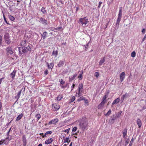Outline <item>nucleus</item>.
Instances as JSON below:
<instances>
[{
  "label": "nucleus",
  "mask_w": 146,
  "mask_h": 146,
  "mask_svg": "<svg viewBox=\"0 0 146 146\" xmlns=\"http://www.w3.org/2000/svg\"><path fill=\"white\" fill-rule=\"evenodd\" d=\"M41 11L44 14H45L46 12V11L45 10V8L44 7H42V8Z\"/></svg>",
  "instance_id": "c756f323"
},
{
  "label": "nucleus",
  "mask_w": 146,
  "mask_h": 146,
  "mask_svg": "<svg viewBox=\"0 0 146 146\" xmlns=\"http://www.w3.org/2000/svg\"><path fill=\"white\" fill-rule=\"evenodd\" d=\"M75 97L74 96H73L72 97V98L71 99V102H73L75 100Z\"/></svg>",
  "instance_id": "5fc2aeb1"
},
{
  "label": "nucleus",
  "mask_w": 146,
  "mask_h": 146,
  "mask_svg": "<svg viewBox=\"0 0 146 146\" xmlns=\"http://www.w3.org/2000/svg\"><path fill=\"white\" fill-rule=\"evenodd\" d=\"M25 88H22L21 90L18 93H17V96L15 97V98L17 99L16 101L15 102V103L18 100L19 98L20 97V95L22 92L23 93H24L25 92Z\"/></svg>",
  "instance_id": "39448f33"
},
{
  "label": "nucleus",
  "mask_w": 146,
  "mask_h": 146,
  "mask_svg": "<svg viewBox=\"0 0 146 146\" xmlns=\"http://www.w3.org/2000/svg\"><path fill=\"white\" fill-rule=\"evenodd\" d=\"M53 141V139L52 138L48 139L46 140L45 142V143L46 144H48L52 143Z\"/></svg>",
  "instance_id": "6ab92c4d"
},
{
  "label": "nucleus",
  "mask_w": 146,
  "mask_h": 146,
  "mask_svg": "<svg viewBox=\"0 0 146 146\" xmlns=\"http://www.w3.org/2000/svg\"><path fill=\"white\" fill-rule=\"evenodd\" d=\"M83 74V71L81 72L79 74L78 77L79 80H81L82 79V75Z\"/></svg>",
  "instance_id": "cd10ccee"
},
{
  "label": "nucleus",
  "mask_w": 146,
  "mask_h": 146,
  "mask_svg": "<svg viewBox=\"0 0 146 146\" xmlns=\"http://www.w3.org/2000/svg\"><path fill=\"white\" fill-rule=\"evenodd\" d=\"M85 20H86V22L85 23V25H86L88 23L89 21H88V19L85 18Z\"/></svg>",
  "instance_id": "bf43d9fd"
},
{
  "label": "nucleus",
  "mask_w": 146,
  "mask_h": 146,
  "mask_svg": "<svg viewBox=\"0 0 146 146\" xmlns=\"http://www.w3.org/2000/svg\"><path fill=\"white\" fill-rule=\"evenodd\" d=\"M107 98V96L106 95H105L103 98H102V102H103L104 103H105L106 102V100Z\"/></svg>",
  "instance_id": "473e14b6"
},
{
  "label": "nucleus",
  "mask_w": 146,
  "mask_h": 146,
  "mask_svg": "<svg viewBox=\"0 0 146 146\" xmlns=\"http://www.w3.org/2000/svg\"><path fill=\"white\" fill-rule=\"evenodd\" d=\"M5 141L6 140H1V141H0V145H1L3 143L4 144H6V143L5 142Z\"/></svg>",
  "instance_id": "2f4dec72"
},
{
  "label": "nucleus",
  "mask_w": 146,
  "mask_h": 146,
  "mask_svg": "<svg viewBox=\"0 0 146 146\" xmlns=\"http://www.w3.org/2000/svg\"><path fill=\"white\" fill-rule=\"evenodd\" d=\"M48 73V71L47 70H46L44 72V74L45 75H47Z\"/></svg>",
  "instance_id": "09e8293b"
},
{
  "label": "nucleus",
  "mask_w": 146,
  "mask_h": 146,
  "mask_svg": "<svg viewBox=\"0 0 146 146\" xmlns=\"http://www.w3.org/2000/svg\"><path fill=\"white\" fill-rule=\"evenodd\" d=\"M26 40H23L21 42V44L22 45H24L26 43Z\"/></svg>",
  "instance_id": "4c0bfd02"
},
{
  "label": "nucleus",
  "mask_w": 146,
  "mask_h": 146,
  "mask_svg": "<svg viewBox=\"0 0 146 146\" xmlns=\"http://www.w3.org/2000/svg\"><path fill=\"white\" fill-rule=\"evenodd\" d=\"M88 120L86 117L83 118L79 124V126L81 129L84 131L87 129L88 127Z\"/></svg>",
  "instance_id": "f257e3e1"
},
{
  "label": "nucleus",
  "mask_w": 146,
  "mask_h": 146,
  "mask_svg": "<svg viewBox=\"0 0 146 146\" xmlns=\"http://www.w3.org/2000/svg\"><path fill=\"white\" fill-rule=\"evenodd\" d=\"M146 108V107H143L142 110L145 109Z\"/></svg>",
  "instance_id": "338daca9"
},
{
  "label": "nucleus",
  "mask_w": 146,
  "mask_h": 146,
  "mask_svg": "<svg viewBox=\"0 0 146 146\" xmlns=\"http://www.w3.org/2000/svg\"><path fill=\"white\" fill-rule=\"evenodd\" d=\"M127 128H125L122 131V133L123 134V137L124 138H126V136L127 134Z\"/></svg>",
  "instance_id": "ddd939ff"
},
{
  "label": "nucleus",
  "mask_w": 146,
  "mask_h": 146,
  "mask_svg": "<svg viewBox=\"0 0 146 146\" xmlns=\"http://www.w3.org/2000/svg\"><path fill=\"white\" fill-rule=\"evenodd\" d=\"M83 85L82 84H80L79 85L78 87V96H81V93L80 92L82 91H81V89H83Z\"/></svg>",
  "instance_id": "6e6552de"
},
{
  "label": "nucleus",
  "mask_w": 146,
  "mask_h": 146,
  "mask_svg": "<svg viewBox=\"0 0 146 146\" xmlns=\"http://www.w3.org/2000/svg\"><path fill=\"white\" fill-rule=\"evenodd\" d=\"M4 78L3 77L0 79V85L1 84V82H2L3 80L4 79Z\"/></svg>",
  "instance_id": "6e6d98bb"
},
{
  "label": "nucleus",
  "mask_w": 146,
  "mask_h": 146,
  "mask_svg": "<svg viewBox=\"0 0 146 146\" xmlns=\"http://www.w3.org/2000/svg\"><path fill=\"white\" fill-rule=\"evenodd\" d=\"M6 51L7 52V55H9V54L11 55L13 54V52L12 50V48L9 46H7L5 49Z\"/></svg>",
  "instance_id": "423d86ee"
},
{
  "label": "nucleus",
  "mask_w": 146,
  "mask_h": 146,
  "mask_svg": "<svg viewBox=\"0 0 146 146\" xmlns=\"http://www.w3.org/2000/svg\"><path fill=\"white\" fill-rule=\"evenodd\" d=\"M105 103L103 102H102L101 103L99 104L98 106V109H101L104 106L105 104Z\"/></svg>",
  "instance_id": "4be33fe9"
},
{
  "label": "nucleus",
  "mask_w": 146,
  "mask_h": 146,
  "mask_svg": "<svg viewBox=\"0 0 146 146\" xmlns=\"http://www.w3.org/2000/svg\"><path fill=\"white\" fill-rule=\"evenodd\" d=\"M64 63V61L63 60H60V61L58 64V67H60L62 66Z\"/></svg>",
  "instance_id": "412c9836"
},
{
  "label": "nucleus",
  "mask_w": 146,
  "mask_h": 146,
  "mask_svg": "<svg viewBox=\"0 0 146 146\" xmlns=\"http://www.w3.org/2000/svg\"><path fill=\"white\" fill-rule=\"evenodd\" d=\"M53 106L55 109V111H57L59 110L60 107L59 105L58 104L54 103L52 104Z\"/></svg>",
  "instance_id": "9b49d317"
},
{
  "label": "nucleus",
  "mask_w": 146,
  "mask_h": 146,
  "mask_svg": "<svg viewBox=\"0 0 146 146\" xmlns=\"http://www.w3.org/2000/svg\"><path fill=\"white\" fill-rule=\"evenodd\" d=\"M31 50V47L28 45H25L22 47H20L19 48V53L21 54H22L21 51L24 53H30Z\"/></svg>",
  "instance_id": "f03ea898"
},
{
  "label": "nucleus",
  "mask_w": 146,
  "mask_h": 146,
  "mask_svg": "<svg viewBox=\"0 0 146 146\" xmlns=\"http://www.w3.org/2000/svg\"><path fill=\"white\" fill-rule=\"evenodd\" d=\"M47 34L48 33L46 31L43 32L42 35V37L43 39H44L46 37Z\"/></svg>",
  "instance_id": "393cba45"
},
{
  "label": "nucleus",
  "mask_w": 146,
  "mask_h": 146,
  "mask_svg": "<svg viewBox=\"0 0 146 146\" xmlns=\"http://www.w3.org/2000/svg\"><path fill=\"white\" fill-rule=\"evenodd\" d=\"M146 31V29H143L141 31L143 34H144Z\"/></svg>",
  "instance_id": "de8ad7c7"
},
{
  "label": "nucleus",
  "mask_w": 146,
  "mask_h": 146,
  "mask_svg": "<svg viewBox=\"0 0 146 146\" xmlns=\"http://www.w3.org/2000/svg\"><path fill=\"white\" fill-rule=\"evenodd\" d=\"M136 53L135 51H133L131 53V56L133 57H134L135 56Z\"/></svg>",
  "instance_id": "72a5a7b5"
},
{
  "label": "nucleus",
  "mask_w": 146,
  "mask_h": 146,
  "mask_svg": "<svg viewBox=\"0 0 146 146\" xmlns=\"http://www.w3.org/2000/svg\"><path fill=\"white\" fill-rule=\"evenodd\" d=\"M111 110H109L108 112L106 114H105V116H109L111 114Z\"/></svg>",
  "instance_id": "7c9ffc66"
},
{
  "label": "nucleus",
  "mask_w": 146,
  "mask_h": 146,
  "mask_svg": "<svg viewBox=\"0 0 146 146\" xmlns=\"http://www.w3.org/2000/svg\"><path fill=\"white\" fill-rule=\"evenodd\" d=\"M16 72L17 70L14 69L13 72L10 74V75L13 80L14 79Z\"/></svg>",
  "instance_id": "f8f14e48"
},
{
  "label": "nucleus",
  "mask_w": 146,
  "mask_h": 146,
  "mask_svg": "<svg viewBox=\"0 0 146 146\" xmlns=\"http://www.w3.org/2000/svg\"><path fill=\"white\" fill-rule=\"evenodd\" d=\"M36 116L38 120L41 117V115L39 114H37L36 115Z\"/></svg>",
  "instance_id": "79ce46f5"
},
{
  "label": "nucleus",
  "mask_w": 146,
  "mask_h": 146,
  "mask_svg": "<svg viewBox=\"0 0 146 146\" xmlns=\"http://www.w3.org/2000/svg\"><path fill=\"white\" fill-rule=\"evenodd\" d=\"M77 129V127H74L73 129H72V131L75 132Z\"/></svg>",
  "instance_id": "37998d69"
},
{
  "label": "nucleus",
  "mask_w": 146,
  "mask_h": 146,
  "mask_svg": "<svg viewBox=\"0 0 146 146\" xmlns=\"http://www.w3.org/2000/svg\"><path fill=\"white\" fill-rule=\"evenodd\" d=\"M60 83L62 85L64 84L65 83V82L64 81H63V80L62 79H61L60 80Z\"/></svg>",
  "instance_id": "8fccbe9b"
},
{
  "label": "nucleus",
  "mask_w": 146,
  "mask_h": 146,
  "mask_svg": "<svg viewBox=\"0 0 146 146\" xmlns=\"http://www.w3.org/2000/svg\"><path fill=\"white\" fill-rule=\"evenodd\" d=\"M61 28H62V27H57V28H56L55 29L56 30H58L60 29H61Z\"/></svg>",
  "instance_id": "680f3d73"
},
{
  "label": "nucleus",
  "mask_w": 146,
  "mask_h": 146,
  "mask_svg": "<svg viewBox=\"0 0 146 146\" xmlns=\"http://www.w3.org/2000/svg\"><path fill=\"white\" fill-rule=\"evenodd\" d=\"M4 38L5 42L8 44H10L11 41L9 39V36L8 34L7 33L4 36Z\"/></svg>",
  "instance_id": "0eeeda50"
},
{
  "label": "nucleus",
  "mask_w": 146,
  "mask_h": 146,
  "mask_svg": "<svg viewBox=\"0 0 146 146\" xmlns=\"http://www.w3.org/2000/svg\"><path fill=\"white\" fill-rule=\"evenodd\" d=\"M129 139H128L125 142V146H127L129 142Z\"/></svg>",
  "instance_id": "c03bdc74"
},
{
  "label": "nucleus",
  "mask_w": 146,
  "mask_h": 146,
  "mask_svg": "<svg viewBox=\"0 0 146 146\" xmlns=\"http://www.w3.org/2000/svg\"><path fill=\"white\" fill-rule=\"evenodd\" d=\"M86 18V17H85L84 18H81L79 19L82 25L84 24L85 25V23L86 22V20H85Z\"/></svg>",
  "instance_id": "f3484780"
},
{
  "label": "nucleus",
  "mask_w": 146,
  "mask_h": 146,
  "mask_svg": "<svg viewBox=\"0 0 146 146\" xmlns=\"http://www.w3.org/2000/svg\"><path fill=\"white\" fill-rule=\"evenodd\" d=\"M46 135H47L46 134V133H45V134H44V135H43L42 136V137L43 138H44V137H46Z\"/></svg>",
  "instance_id": "e2e57ef3"
},
{
  "label": "nucleus",
  "mask_w": 146,
  "mask_h": 146,
  "mask_svg": "<svg viewBox=\"0 0 146 146\" xmlns=\"http://www.w3.org/2000/svg\"><path fill=\"white\" fill-rule=\"evenodd\" d=\"M75 86V84H72V89H71V91L73 90L74 88V87Z\"/></svg>",
  "instance_id": "13d9d810"
},
{
  "label": "nucleus",
  "mask_w": 146,
  "mask_h": 146,
  "mask_svg": "<svg viewBox=\"0 0 146 146\" xmlns=\"http://www.w3.org/2000/svg\"><path fill=\"white\" fill-rule=\"evenodd\" d=\"M63 97V96L62 95H59L57 98V100L60 101Z\"/></svg>",
  "instance_id": "bb28decb"
},
{
  "label": "nucleus",
  "mask_w": 146,
  "mask_h": 146,
  "mask_svg": "<svg viewBox=\"0 0 146 146\" xmlns=\"http://www.w3.org/2000/svg\"><path fill=\"white\" fill-rule=\"evenodd\" d=\"M84 101L85 103L86 104H88V100L85 98L84 100Z\"/></svg>",
  "instance_id": "4d7b16f0"
},
{
  "label": "nucleus",
  "mask_w": 146,
  "mask_h": 146,
  "mask_svg": "<svg viewBox=\"0 0 146 146\" xmlns=\"http://www.w3.org/2000/svg\"><path fill=\"white\" fill-rule=\"evenodd\" d=\"M69 86L68 83H67L66 84V85L62 86V88H65L66 87H68V88Z\"/></svg>",
  "instance_id": "ea45409f"
},
{
  "label": "nucleus",
  "mask_w": 146,
  "mask_h": 146,
  "mask_svg": "<svg viewBox=\"0 0 146 146\" xmlns=\"http://www.w3.org/2000/svg\"><path fill=\"white\" fill-rule=\"evenodd\" d=\"M38 146H42V144L41 143H40L39 144Z\"/></svg>",
  "instance_id": "774afa93"
},
{
  "label": "nucleus",
  "mask_w": 146,
  "mask_h": 146,
  "mask_svg": "<svg viewBox=\"0 0 146 146\" xmlns=\"http://www.w3.org/2000/svg\"><path fill=\"white\" fill-rule=\"evenodd\" d=\"M105 58L104 57L103 59H101L99 62V65L100 66H101L102 65V64L105 62Z\"/></svg>",
  "instance_id": "5701e85b"
},
{
  "label": "nucleus",
  "mask_w": 146,
  "mask_h": 146,
  "mask_svg": "<svg viewBox=\"0 0 146 146\" xmlns=\"http://www.w3.org/2000/svg\"><path fill=\"white\" fill-rule=\"evenodd\" d=\"M134 141V139L133 138H132L131 140L130 143L128 146H132L133 141Z\"/></svg>",
  "instance_id": "f704fd0d"
},
{
  "label": "nucleus",
  "mask_w": 146,
  "mask_h": 146,
  "mask_svg": "<svg viewBox=\"0 0 146 146\" xmlns=\"http://www.w3.org/2000/svg\"><path fill=\"white\" fill-rule=\"evenodd\" d=\"M38 19V21L44 26L47 25L48 24V20L42 17H37Z\"/></svg>",
  "instance_id": "20e7f679"
},
{
  "label": "nucleus",
  "mask_w": 146,
  "mask_h": 146,
  "mask_svg": "<svg viewBox=\"0 0 146 146\" xmlns=\"http://www.w3.org/2000/svg\"><path fill=\"white\" fill-rule=\"evenodd\" d=\"M9 17L10 19L12 21H13L15 20V18L14 17L11 15H9Z\"/></svg>",
  "instance_id": "c85d7f7f"
},
{
  "label": "nucleus",
  "mask_w": 146,
  "mask_h": 146,
  "mask_svg": "<svg viewBox=\"0 0 146 146\" xmlns=\"http://www.w3.org/2000/svg\"><path fill=\"white\" fill-rule=\"evenodd\" d=\"M2 107V104L1 102H0V109H1Z\"/></svg>",
  "instance_id": "69168bd1"
},
{
  "label": "nucleus",
  "mask_w": 146,
  "mask_h": 146,
  "mask_svg": "<svg viewBox=\"0 0 146 146\" xmlns=\"http://www.w3.org/2000/svg\"><path fill=\"white\" fill-rule=\"evenodd\" d=\"M125 73L124 72H123L121 73L119 76L120 81L121 82H123L125 78Z\"/></svg>",
  "instance_id": "1a4fd4ad"
},
{
  "label": "nucleus",
  "mask_w": 146,
  "mask_h": 146,
  "mask_svg": "<svg viewBox=\"0 0 146 146\" xmlns=\"http://www.w3.org/2000/svg\"><path fill=\"white\" fill-rule=\"evenodd\" d=\"M46 63L48 69H52L54 66V64L53 62L50 63V64L47 62Z\"/></svg>",
  "instance_id": "4468645a"
},
{
  "label": "nucleus",
  "mask_w": 146,
  "mask_h": 146,
  "mask_svg": "<svg viewBox=\"0 0 146 146\" xmlns=\"http://www.w3.org/2000/svg\"><path fill=\"white\" fill-rule=\"evenodd\" d=\"M23 116V114L22 113H21L19 114L17 117L16 121H18L20 120L21 118Z\"/></svg>",
  "instance_id": "b1692460"
},
{
  "label": "nucleus",
  "mask_w": 146,
  "mask_h": 146,
  "mask_svg": "<svg viewBox=\"0 0 146 146\" xmlns=\"http://www.w3.org/2000/svg\"><path fill=\"white\" fill-rule=\"evenodd\" d=\"M2 44V39L0 40V46H1Z\"/></svg>",
  "instance_id": "0e129e2a"
},
{
  "label": "nucleus",
  "mask_w": 146,
  "mask_h": 146,
  "mask_svg": "<svg viewBox=\"0 0 146 146\" xmlns=\"http://www.w3.org/2000/svg\"><path fill=\"white\" fill-rule=\"evenodd\" d=\"M52 132L51 131H48L46 132V134L48 135L51 134Z\"/></svg>",
  "instance_id": "a18cd8bd"
},
{
  "label": "nucleus",
  "mask_w": 146,
  "mask_h": 146,
  "mask_svg": "<svg viewBox=\"0 0 146 146\" xmlns=\"http://www.w3.org/2000/svg\"><path fill=\"white\" fill-rule=\"evenodd\" d=\"M137 123L139 127L140 128L142 125L141 121V120L138 118L137 120Z\"/></svg>",
  "instance_id": "a211bd4d"
},
{
  "label": "nucleus",
  "mask_w": 146,
  "mask_h": 146,
  "mask_svg": "<svg viewBox=\"0 0 146 146\" xmlns=\"http://www.w3.org/2000/svg\"><path fill=\"white\" fill-rule=\"evenodd\" d=\"M52 55L55 56V57L56 56L58 55V51L56 50V51L54 50L52 52Z\"/></svg>",
  "instance_id": "a878e982"
},
{
  "label": "nucleus",
  "mask_w": 146,
  "mask_h": 146,
  "mask_svg": "<svg viewBox=\"0 0 146 146\" xmlns=\"http://www.w3.org/2000/svg\"><path fill=\"white\" fill-rule=\"evenodd\" d=\"M85 98L83 96H82L80 97L78 99V101H80L82 100H84Z\"/></svg>",
  "instance_id": "c9c22d12"
},
{
  "label": "nucleus",
  "mask_w": 146,
  "mask_h": 146,
  "mask_svg": "<svg viewBox=\"0 0 146 146\" xmlns=\"http://www.w3.org/2000/svg\"><path fill=\"white\" fill-rule=\"evenodd\" d=\"M12 139V138H11V137H9V136H7V138H6V140H8V141H9L10 140H11Z\"/></svg>",
  "instance_id": "49530a36"
},
{
  "label": "nucleus",
  "mask_w": 146,
  "mask_h": 146,
  "mask_svg": "<svg viewBox=\"0 0 146 146\" xmlns=\"http://www.w3.org/2000/svg\"><path fill=\"white\" fill-rule=\"evenodd\" d=\"M120 100V98H119L115 99L113 102L112 105L118 103L119 101Z\"/></svg>",
  "instance_id": "aec40b11"
},
{
  "label": "nucleus",
  "mask_w": 146,
  "mask_h": 146,
  "mask_svg": "<svg viewBox=\"0 0 146 146\" xmlns=\"http://www.w3.org/2000/svg\"><path fill=\"white\" fill-rule=\"evenodd\" d=\"M3 18H4V21H5V22L6 23V24H8V25H10V24L9 23L7 22V21L6 20V18L5 17V15H4V14H3Z\"/></svg>",
  "instance_id": "a19ab883"
},
{
  "label": "nucleus",
  "mask_w": 146,
  "mask_h": 146,
  "mask_svg": "<svg viewBox=\"0 0 146 146\" xmlns=\"http://www.w3.org/2000/svg\"><path fill=\"white\" fill-rule=\"evenodd\" d=\"M102 3L101 1H100L99 3V5L98 6V8H99L100 7L101 5L102 4Z\"/></svg>",
  "instance_id": "3c124183"
},
{
  "label": "nucleus",
  "mask_w": 146,
  "mask_h": 146,
  "mask_svg": "<svg viewBox=\"0 0 146 146\" xmlns=\"http://www.w3.org/2000/svg\"><path fill=\"white\" fill-rule=\"evenodd\" d=\"M122 8L120 7L119 8V13L118 15V18L117 20V22L116 24V27L117 29L119 26V25L120 22L121 21V19L122 17Z\"/></svg>",
  "instance_id": "7ed1b4c3"
},
{
  "label": "nucleus",
  "mask_w": 146,
  "mask_h": 146,
  "mask_svg": "<svg viewBox=\"0 0 146 146\" xmlns=\"http://www.w3.org/2000/svg\"><path fill=\"white\" fill-rule=\"evenodd\" d=\"M70 129V128H68L66 130H65L64 131L66 132H67L68 134L69 131Z\"/></svg>",
  "instance_id": "603ef678"
},
{
  "label": "nucleus",
  "mask_w": 146,
  "mask_h": 146,
  "mask_svg": "<svg viewBox=\"0 0 146 146\" xmlns=\"http://www.w3.org/2000/svg\"><path fill=\"white\" fill-rule=\"evenodd\" d=\"M58 119L57 118L54 119H52V120L50 121L48 123V124L49 125H50L51 124H55L56 123L58 122Z\"/></svg>",
  "instance_id": "9d476101"
},
{
  "label": "nucleus",
  "mask_w": 146,
  "mask_h": 146,
  "mask_svg": "<svg viewBox=\"0 0 146 146\" xmlns=\"http://www.w3.org/2000/svg\"><path fill=\"white\" fill-rule=\"evenodd\" d=\"M77 76V74H75L72 76H71L69 78V81L71 82Z\"/></svg>",
  "instance_id": "dca6fc26"
},
{
  "label": "nucleus",
  "mask_w": 146,
  "mask_h": 146,
  "mask_svg": "<svg viewBox=\"0 0 146 146\" xmlns=\"http://www.w3.org/2000/svg\"><path fill=\"white\" fill-rule=\"evenodd\" d=\"M116 119V117H114L113 118H111V121H112L115 120Z\"/></svg>",
  "instance_id": "052dcab7"
},
{
  "label": "nucleus",
  "mask_w": 146,
  "mask_h": 146,
  "mask_svg": "<svg viewBox=\"0 0 146 146\" xmlns=\"http://www.w3.org/2000/svg\"><path fill=\"white\" fill-rule=\"evenodd\" d=\"M11 127L9 129V131H8V132H7V136H9V132H10V131L11 130Z\"/></svg>",
  "instance_id": "864d4df0"
},
{
  "label": "nucleus",
  "mask_w": 146,
  "mask_h": 146,
  "mask_svg": "<svg viewBox=\"0 0 146 146\" xmlns=\"http://www.w3.org/2000/svg\"><path fill=\"white\" fill-rule=\"evenodd\" d=\"M129 97V94L126 93L124 95H123L121 97V100L122 102L124 100L125 98H128Z\"/></svg>",
  "instance_id": "2eb2a0df"
},
{
  "label": "nucleus",
  "mask_w": 146,
  "mask_h": 146,
  "mask_svg": "<svg viewBox=\"0 0 146 146\" xmlns=\"http://www.w3.org/2000/svg\"><path fill=\"white\" fill-rule=\"evenodd\" d=\"M100 74L98 72H96L94 73V76L97 78L99 76Z\"/></svg>",
  "instance_id": "e433bc0d"
},
{
  "label": "nucleus",
  "mask_w": 146,
  "mask_h": 146,
  "mask_svg": "<svg viewBox=\"0 0 146 146\" xmlns=\"http://www.w3.org/2000/svg\"><path fill=\"white\" fill-rule=\"evenodd\" d=\"M69 139V138L68 137L66 138L64 140V143H65L68 142V141Z\"/></svg>",
  "instance_id": "58836bf2"
}]
</instances>
